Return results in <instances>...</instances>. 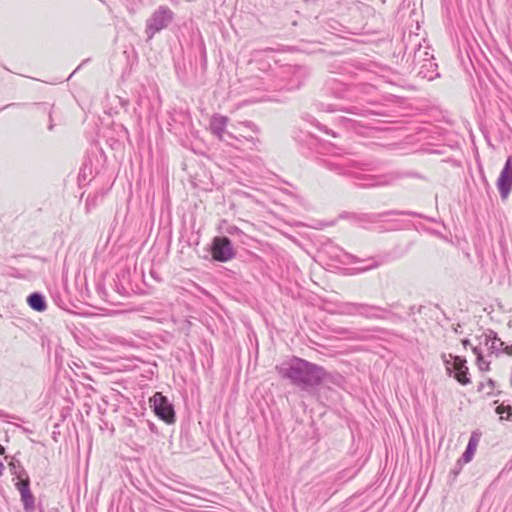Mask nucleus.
Wrapping results in <instances>:
<instances>
[{"label": "nucleus", "mask_w": 512, "mask_h": 512, "mask_svg": "<svg viewBox=\"0 0 512 512\" xmlns=\"http://www.w3.org/2000/svg\"><path fill=\"white\" fill-rule=\"evenodd\" d=\"M501 199L506 201L512 191V156H509L497 179Z\"/></svg>", "instance_id": "obj_4"}, {"label": "nucleus", "mask_w": 512, "mask_h": 512, "mask_svg": "<svg viewBox=\"0 0 512 512\" xmlns=\"http://www.w3.org/2000/svg\"><path fill=\"white\" fill-rule=\"evenodd\" d=\"M16 488L20 492L21 498H22L25 506H28L29 503L32 502V500H33L32 494L29 490V479L26 478V479L19 480L16 483Z\"/></svg>", "instance_id": "obj_7"}, {"label": "nucleus", "mask_w": 512, "mask_h": 512, "mask_svg": "<svg viewBox=\"0 0 512 512\" xmlns=\"http://www.w3.org/2000/svg\"><path fill=\"white\" fill-rule=\"evenodd\" d=\"M5 452V448L0 444V455H3Z\"/></svg>", "instance_id": "obj_11"}, {"label": "nucleus", "mask_w": 512, "mask_h": 512, "mask_svg": "<svg viewBox=\"0 0 512 512\" xmlns=\"http://www.w3.org/2000/svg\"><path fill=\"white\" fill-rule=\"evenodd\" d=\"M27 302H28L29 306L36 311L42 312L46 309L45 301L40 294H37V293L31 294L28 297Z\"/></svg>", "instance_id": "obj_8"}, {"label": "nucleus", "mask_w": 512, "mask_h": 512, "mask_svg": "<svg viewBox=\"0 0 512 512\" xmlns=\"http://www.w3.org/2000/svg\"><path fill=\"white\" fill-rule=\"evenodd\" d=\"M149 404L159 419L163 420L167 424H173L175 422L174 407L168 398L161 392H156L149 399Z\"/></svg>", "instance_id": "obj_2"}, {"label": "nucleus", "mask_w": 512, "mask_h": 512, "mask_svg": "<svg viewBox=\"0 0 512 512\" xmlns=\"http://www.w3.org/2000/svg\"><path fill=\"white\" fill-rule=\"evenodd\" d=\"M281 374L295 385L302 387L318 386L327 378L328 373L319 365L304 359L293 358L280 368Z\"/></svg>", "instance_id": "obj_1"}, {"label": "nucleus", "mask_w": 512, "mask_h": 512, "mask_svg": "<svg viewBox=\"0 0 512 512\" xmlns=\"http://www.w3.org/2000/svg\"><path fill=\"white\" fill-rule=\"evenodd\" d=\"M481 439V433L479 431H474L471 434V437L469 439L466 451L463 454V459L465 463H469L472 458L474 457V454L478 448L479 442Z\"/></svg>", "instance_id": "obj_6"}, {"label": "nucleus", "mask_w": 512, "mask_h": 512, "mask_svg": "<svg viewBox=\"0 0 512 512\" xmlns=\"http://www.w3.org/2000/svg\"><path fill=\"white\" fill-rule=\"evenodd\" d=\"M3 470H4V465L2 462H0V476L2 475L3 473Z\"/></svg>", "instance_id": "obj_10"}, {"label": "nucleus", "mask_w": 512, "mask_h": 512, "mask_svg": "<svg viewBox=\"0 0 512 512\" xmlns=\"http://www.w3.org/2000/svg\"><path fill=\"white\" fill-rule=\"evenodd\" d=\"M452 369L454 371V378L461 385H468L471 382L468 377L469 368L464 358L455 356L452 362Z\"/></svg>", "instance_id": "obj_5"}, {"label": "nucleus", "mask_w": 512, "mask_h": 512, "mask_svg": "<svg viewBox=\"0 0 512 512\" xmlns=\"http://www.w3.org/2000/svg\"><path fill=\"white\" fill-rule=\"evenodd\" d=\"M509 410H510V407L509 406H504V405H499L496 408L497 414H500V415H502L505 412H508Z\"/></svg>", "instance_id": "obj_9"}, {"label": "nucleus", "mask_w": 512, "mask_h": 512, "mask_svg": "<svg viewBox=\"0 0 512 512\" xmlns=\"http://www.w3.org/2000/svg\"><path fill=\"white\" fill-rule=\"evenodd\" d=\"M212 258L219 262H228L234 258L235 252L227 237H215L211 246Z\"/></svg>", "instance_id": "obj_3"}]
</instances>
